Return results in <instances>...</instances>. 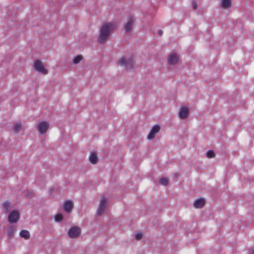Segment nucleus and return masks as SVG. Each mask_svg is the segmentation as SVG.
Masks as SVG:
<instances>
[{
	"label": "nucleus",
	"mask_w": 254,
	"mask_h": 254,
	"mask_svg": "<svg viewBox=\"0 0 254 254\" xmlns=\"http://www.w3.org/2000/svg\"><path fill=\"white\" fill-rule=\"evenodd\" d=\"M115 27L116 25L113 22H108L103 25L100 29L98 42L102 44L106 41Z\"/></svg>",
	"instance_id": "1"
},
{
	"label": "nucleus",
	"mask_w": 254,
	"mask_h": 254,
	"mask_svg": "<svg viewBox=\"0 0 254 254\" xmlns=\"http://www.w3.org/2000/svg\"><path fill=\"white\" fill-rule=\"evenodd\" d=\"M119 64L125 67L127 70L131 69L134 65L133 58L131 56H126L119 60Z\"/></svg>",
	"instance_id": "2"
},
{
	"label": "nucleus",
	"mask_w": 254,
	"mask_h": 254,
	"mask_svg": "<svg viewBox=\"0 0 254 254\" xmlns=\"http://www.w3.org/2000/svg\"><path fill=\"white\" fill-rule=\"evenodd\" d=\"M34 68L36 71L43 74H47L48 72V70L45 68L44 64L39 60L34 61Z\"/></svg>",
	"instance_id": "3"
},
{
	"label": "nucleus",
	"mask_w": 254,
	"mask_h": 254,
	"mask_svg": "<svg viewBox=\"0 0 254 254\" xmlns=\"http://www.w3.org/2000/svg\"><path fill=\"white\" fill-rule=\"evenodd\" d=\"M20 218V213L18 211L14 210L12 211L9 214L8 220L10 223H16Z\"/></svg>",
	"instance_id": "4"
},
{
	"label": "nucleus",
	"mask_w": 254,
	"mask_h": 254,
	"mask_svg": "<svg viewBox=\"0 0 254 254\" xmlns=\"http://www.w3.org/2000/svg\"><path fill=\"white\" fill-rule=\"evenodd\" d=\"M81 233V229L77 226H73L68 231V236L72 239L78 237Z\"/></svg>",
	"instance_id": "5"
},
{
	"label": "nucleus",
	"mask_w": 254,
	"mask_h": 254,
	"mask_svg": "<svg viewBox=\"0 0 254 254\" xmlns=\"http://www.w3.org/2000/svg\"><path fill=\"white\" fill-rule=\"evenodd\" d=\"M135 19L132 16H129L127 23L124 25L125 31L127 32H130L132 30V26L134 24Z\"/></svg>",
	"instance_id": "6"
},
{
	"label": "nucleus",
	"mask_w": 254,
	"mask_h": 254,
	"mask_svg": "<svg viewBox=\"0 0 254 254\" xmlns=\"http://www.w3.org/2000/svg\"><path fill=\"white\" fill-rule=\"evenodd\" d=\"M107 201V199L105 197L101 199L97 210V214L98 215H101L105 211L106 207Z\"/></svg>",
	"instance_id": "7"
},
{
	"label": "nucleus",
	"mask_w": 254,
	"mask_h": 254,
	"mask_svg": "<svg viewBox=\"0 0 254 254\" xmlns=\"http://www.w3.org/2000/svg\"><path fill=\"white\" fill-rule=\"evenodd\" d=\"M160 127L158 125H155L153 126V127L151 128L148 135L147 139L148 140H151L153 139L156 134L160 131Z\"/></svg>",
	"instance_id": "8"
},
{
	"label": "nucleus",
	"mask_w": 254,
	"mask_h": 254,
	"mask_svg": "<svg viewBox=\"0 0 254 254\" xmlns=\"http://www.w3.org/2000/svg\"><path fill=\"white\" fill-rule=\"evenodd\" d=\"M49 127V124L45 121L40 123L38 126V130L40 133L45 134Z\"/></svg>",
	"instance_id": "9"
},
{
	"label": "nucleus",
	"mask_w": 254,
	"mask_h": 254,
	"mask_svg": "<svg viewBox=\"0 0 254 254\" xmlns=\"http://www.w3.org/2000/svg\"><path fill=\"white\" fill-rule=\"evenodd\" d=\"M179 57L175 53H172L168 57V62L170 64L175 65L178 63Z\"/></svg>",
	"instance_id": "10"
},
{
	"label": "nucleus",
	"mask_w": 254,
	"mask_h": 254,
	"mask_svg": "<svg viewBox=\"0 0 254 254\" xmlns=\"http://www.w3.org/2000/svg\"><path fill=\"white\" fill-rule=\"evenodd\" d=\"M205 203V199L203 198H200L196 199L193 202V206L196 208H201L203 207Z\"/></svg>",
	"instance_id": "11"
},
{
	"label": "nucleus",
	"mask_w": 254,
	"mask_h": 254,
	"mask_svg": "<svg viewBox=\"0 0 254 254\" xmlns=\"http://www.w3.org/2000/svg\"><path fill=\"white\" fill-rule=\"evenodd\" d=\"M189 113V109L186 107H182L179 113V117L182 119L187 118Z\"/></svg>",
	"instance_id": "12"
},
{
	"label": "nucleus",
	"mask_w": 254,
	"mask_h": 254,
	"mask_svg": "<svg viewBox=\"0 0 254 254\" xmlns=\"http://www.w3.org/2000/svg\"><path fill=\"white\" fill-rule=\"evenodd\" d=\"M73 207V203L71 200H67L64 204V209L67 212H69Z\"/></svg>",
	"instance_id": "13"
},
{
	"label": "nucleus",
	"mask_w": 254,
	"mask_h": 254,
	"mask_svg": "<svg viewBox=\"0 0 254 254\" xmlns=\"http://www.w3.org/2000/svg\"><path fill=\"white\" fill-rule=\"evenodd\" d=\"M89 160L90 162L93 164H96L98 162V158L96 155V154L94 152H92L89 157Z\"/></svg>",
	"instance_id": "14"
},
{
	"label": "nucleus",
	"mask_w": 254,
	"mask_h": 254,
	"mask_svg": "<svg viewBox=\"0 0 254 254\" xmlns=\"http://www.w3.org/2000/svg\"><path fill=\"white\" fill-rule=\"evenodd\" d=\"M19 235L21 238H23L26 240H28L30 237V233L28 231L23 230L20 231Z\"/></svg>",
	"instance_id": "15"
},
{
	"label": "nucleus",
	"mask_w": 254,
	"mask_h": 254,
	"mask_svg": "<svg viewBox=\"0 0 254 254\" xmlns=\"http://www.w3.org/2000/svg\"><path fill=\"white\" fill-rule=\"evenodd\" d=\"M11 205V203L9 201H5L2 204L1 206L3 208V212L7 213Z\"/></svg>",
	"instance_id": "16"
},
{
	"label": "nucleus",
	"mask_w": 254,
	"mask_h": 254,
	"mask_svg": "<svg viewBox=\"0 0 254 254\" xmlns=\"http://www.w3.org/2000/svg\"><path fill=\"white\" fill-rule=\"evenodd\" d=\"M231 5V0H221V6L224 8H229Z\"/></svg>",
	"instance_id": "17"
},
{
	"label": "nucleus",
	"mask_w": 254,
	"mask_h": 254,
	"mask_svg": "<svg viewBox=\"0 0 254 254\" xmlns=\"http://www.w3.org/2000/svg\"><path fill=\"white\" fill-rule=\"evenodd\" d=\"M15 231H16V229L14 227L11 226L8 229V232H7L8 236L9 238L13 237Z\"/></svg>",
	"instance_id": "18"
},
{
	"label": "nucleus",
	"mask_w": 254,
	"mask_h": 254,
	"mask_svg": "<svg viewBox=\"0 0 254 254\" xmlns=\"http://www.w3.org/2000/svg\"><path fill=\"white\" fill-rule=\"evenodd\" d=\"M21 128V123L20 122H17L13 126V130L15 132H19Z\"/></svg>",
	"instance_id": "19"
},
{
	"label": "nucleus",
	"mask_w": 254,
	"mask_h": 254,
	"mask_svg": "<svg viewBox=\"0 0 254 254\" xmlns=\"http://www.w3.org/2000/svg\"><path fill=\"white\" fill-rule=\"evenodd\" d=\"M82 59V56L81 55H78L73 60V62L74 64H78Z\"/></svg>",
	"instance_id": "20"
},
{
	"label": "nucleus",
	"mask_w": 254,
	"mask_h": 254,
	"mask_svg": "<svg viewBox=\"0 0 254 254\" xmlns=\"http://www.w3.org/2000/svg\"><path fill=\"white\" fill-rule=\"evenodd\" d=\"M63 219V215L59 213L55 216V220L56 222H60Z\"/></svg>",
	"instance_id": "21"
},
{
	"label": "nucleus",
	"mask_w": 254,
	"mask_h": 254,
	"mask_svg": "<svg viewBox=\"0 0 254 254\" xmlns=\"http://www.w3.org/2000/svg\"><path fill=\"white\" fill-rule=\"evenodd\" d=\"M159 183L164 186H167L168 183V180L166 178H162L159 181Z\"/></svg>",
	"instance_id": "22"
},
{
	"label": "nucleus",
	"mask_w": 254,
	"mask_h": 254,
	"mask_svg": "<svg viewBox=\"0 0 254 254\" xmlns=\"http://www.w3.org/2000/svg\"><path fill=\"white\" fill-rule=\"evenodd\" d=\"M206 156L209 158H213L215 157V153L212 150H209L206 153Z\"/></svg>",
	"instance_id": "23"
},
{
	"label": "nucleus",
	"mask_w": 254,
	"mask_h": 254,
	"mask_svg": "<svg viewBox=\"0 0 254 254\" xmlns=\"http://www.w3.org/2000/svg\"><path fill=\"white\" fill-rule=\"evenodd\" d=\"M142 237V234L141 233H137L135 235V238L137 240H140Z\"/></svg>",
	"instance_id": "24"
},
{
	"label": "nucleus",
	"mask_w": 254,
	"mask_h": 254,
	"mask_svg": "<svg viewBox=\"0 0 254 254\" xmlns=\"http://www.w3.org/2000/svg\"><path fill=\"white\" fill-rule=\"evenodd\" d=\"M192 7L194 10H196L197 7V3L195 2H192Z\"/></svg>",
	"instance_id": "25"
},
{
	"label": "nucleus",
	"mask_w": 254,
	"mask_h": 254,
	"mask_svg": "<svg viewBox=\"0 0 254 254\" xmlns=\"http://www.w3.org/2000/svg\"><path fill=\"white\" fill-rule=\"evenodd\" d=\"M158 34L160 35V36H161L163 34V31L161 30H158Z\"/></svg>",
	"instance_id": "26"
},
{
	"label": "nucleus",
	"mask_w": 254,
	"mask_h": 254,
	"mask_svg": "<svg viewBox=\"0 0 254 254\" xmlns=\"http://www.w3.org/2000/svg\"><path fill=\"white\" fill-rule=\"evenodd\" d=\"M252 254H254V248L252 249Z\"/></svg>",
	"instance_id": "27"
}]
</instances>
